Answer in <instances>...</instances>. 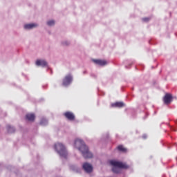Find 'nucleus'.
Masks as SVG:
<instances>
[{"instance_id":"nucleus-1","label":"nucleus","mask_w":177,"mask_h":177,"mask_svg":"<svg viewBox=\"0 0 177 177\" xmlns=\"http://www.w3.org/2000/svg\"><path fill=\"white\" fill-rule=\"evenodd\" d=\"M74 147L81 152L84 159L93 158V153L89 151L88 147L86 145L82 140L76 139L74 142Z\"/></svg>"},{"instance_id":"nucleus-2","label":"nucleus","mask_w":177,"mask_h":177,"mask_svg":"<svg viewBox=\"0 0 177 177\" xmlns=\"http://www.w3.org/2000/svg\"><path fill=\"white\" fill-rule=\"evenodd\" d=\"M109 164L113 167L112 171L114 174H120V169H129V166L122 162L111 160L109 161Z\"/></svg>"},{"instance_id":"nucleus-3","label":"nucleus","mask_w":177,"mask_h":177,"mask_svg":"<svg viewBox=\"0 0 177 177\" xmlns=\"http://www.w3.org/2000/svg\"><path fill=\"white\" fill-rule=\"evenodd\" d=\"M54 149L61 158H67L68 152L66 147L62 143L55 144Z\"/></svg>"},{"instance_id":"nucleus-4","label":"nucleus","mask_w":177,"mask_h":177,"mask_svg":"<svg viewBox=\"0 0 177 177\" xmlns=\"http://www.w3.org/2000/svg\"><path fill=\"white\" fill-rule=\"evenodd\" d=\"M73 81V76L71 74L66 75L62 80V86H69Z\"/></svg>"},{"instance_id":"nucleus-5","label":"nucleus","mask_w":177,"mask_h":177,"mask_svg":"<svg viewBox=\"0 0 177 177\" xmlns=\"http://www.w3.org/2000/svg\"><path fill=\"white\" fill-rule=\"evenodd\" d=\"M82 169L86 174H91L93 171V166L88 162H85L83 164Z\"/></svg>"},{"instance_id":"nucleus-6","label":"nucleus","mask_w":177,"mask_h":177,"mask_svg":"<svg viewBox=\"0 0 177 177\" xmlns=\"http://www.w3.org/2000/svg\"><path fill=\"white\" fill-rule=\"evenodd\" d=\"M64 116L65 117L67 120L70 122H73L75 120V115L73 113L67 111L64 113Z\"/></svg>"},{"instance_id":"nucleus-7","label":"nucleus","mask_w":177,"mask_h":177,"mask_svg":"<svg viewBox=\"0 0 177 177\" xmlns=\"http://www.w3.org/2000/svg\"><path fill=\"white\" fill-rule=\"evenodd\" d=\"M93 63L96 66H100V67H104V66H106L108 64L107 61L103 59H92Z\"/></svg>"},{"instance_id":"nucleus-8","label":"nucleus","mask_w":177,"mask_h":177,"mask_svg":"<svg viewBox=\"0 0 177 177\" xmlns=\"http://www.w3.org/2000/svg\"><path fill=\"white\" fill-rule=\"evenodd\" d=\"M35 64L37 67H48V62L44 59H37L35 62Z\"/></svg>"},{"instance_id":"nucleus-9","label":"nucleus","mask_w":177,"mask_h":177,"mask_svg":"<svg viewBox=\"0 0 177 177\" xmlns=\"http://www.w3.org/2000/svg\"><path fill=\"white\" fill-rule=\"evenodd\" d=\"M173 100V96L170 93H166L164 96L163 101L165 104H170Z\"/></svg>"},{"instance_id":"nucleus-10","label":"nucleus","mask_w":177,"mask_h":177,"mask_svg":"<svg viewBox=\"0 0 177 177\" xmlns=\"http://www.w3.org/2000/svg\"><path fill=\"white\" fill-rule=\"evenodd\" d=\"M69 169L71 171L75 172V173H80L81 172V169L79 168L77 165H71L69 166Z\"/></svg>"},{"instance_id":"nucleus-11","label":"nucleus","mask_w":177,"mask_h":177,"mask_svg":"<svg viewBox=\"0 0 177 177\" xmlns=\"http://www.w3.org/2000/svg\"><path fill=\"white\" fill-rule=\"evenodd\" d=\"M111 107H118L119 109L122 107H125V104L122 102H116L111 104Z\"/></svg>"},{"instance_id":"nucleus-12","label":"nucleus","mask_w":177,"mask_h":177,"mask_svg":"<svg viewBox=\"0 0 177 177\" xmlns=\"http://www.w3.org/2000/svg\"><path fill=\"white\" fill-rule=\"evenodd\" d=\"M26 120L29 122H34L35 120V115L33 113H28L26 115Z\"/></svg>"},{"instance_id":"nucleus-13","label":"nucleus","mask_w":177,"mask_h":177,"mask_svg":"<svg viewBox=\"0 0 177 177\" xmlns=\"http://www.w3.org/2000/svg\"><path fill=\"white\" fill-rule=\"evenodd\" d=\"M37 26H38V24H28L24 25V28L30 30V29L36 28Z\"/></svg>"},{"instance_id":"nucleus-14","label":"nucleus","mask_w":177,"mask_h":177,"mask_svg":"<svg viewBox=\"0 0 177 177\" xmlns=\"http://www.w3.org/2000/svg\"><path fill=\"white\" fill-rule=\"evenodd\" d=\"M48 124V120H46V118H41L40 122H39V125H41L42 127H46Z\"/></svg>"},{"instance_id":"nucleus-15","label":"nucleus","mask_w":177,"mask_h":177,"mask_svg":"<svg viewBox=\"0 0 177 177\" xmlns=\"http://www.w3.org/2000/svg\"><path fill=\"white\" fill-rule=\"evenodd\" d=\"M6 129L8 133H14L16 131L15 128L9 124L6 126Z\"/></svg>"},{"instance_id":"nucleus-16","label":"nucleus","mask_w":177,"mask_h":177,"mask_svg":"<svg viewBox=\"0 0 177 177\" xmlns=\"http://www.w3.org/2000/svg\"><path fill=\"white\" fill-rule=\"evenodd\" d=\"M118 150L119 151L122 152V153H126L127 151V149L126 148H124L122 145H119V146L118 147Z\"/></svg>"},{"instance_id":"nucleus-17","label":"nucleus","mask_w":177,"mask_h":177,"mask_svg":"<svg viewBox=\"0 0 177 177\" xmlns=\"http://www.w3.org/2000/svg\"><path fill=\"white\" fill-rule=\"evenodd\" d=\"M46 24L48 26H55V20H50V21H48L46 22Z\"/></svg>"},{"instance_id":"nucleus-18","label":"nucleus","mask_w":177,"mask_h":177,"mask_svg":"<svg viewBox=\"0 0 177 177\" xmlns=\"http://www.w3.org/2000/svg\"><path fill=\"white\" fill-rule=\"evenodd\" d=\"M71 44V42L68 41H62V45L64 46H68Z\"/></svg>"},{"instance_id":"nucleus-19","label":"nucleus","mask_w":177,"mask_h":177,"mask_svg":"<svg viewBox=\"0 0 177 177\" xmlns=\"http://www.w3.org/2000/svg\"><path fill=\"white\" fill-rule=\"evenodd\" d=\"M151 19V17H145L142 19V21H145V22H149Z\"/></svg>"},{"instance_id":"nucleus-20","label":"nucleus","mask_w":177,"mask_h":177,"mask_svg":"<svg viewBox=\"0 0 177 177\" xmlns=\"http://www.w3.org/2000/svg\"><path fill=\"white\" fill-rule=\"evenodd\" d=\"M170 129L172 131L176 132L177 131V129L173 127H170Z\"/></svg>"},{"instance_id":"nucleus-21","label":"nucleus","mask_w":177,"mask_h":177,"mask_svg":"<svg viewBox=\"0 0 177 177\" xmlns=\"http://www.w3.org/2000/svg\"><path fill=\"white\" fill-rule=\"evenodd\" d=\"M91 77H92V78H97V75L94 73H91Z\"/></svg>"},{"instance_id":"nucleus-22","label":"nucleus","mask_w":177,"mask_h":177,"mask_svg":"<svg viewBox=\"0 0 177 177\" xmlns=\"http://www.w3.org/2000/svg\"><path fill=\"white\" fill-rule=\"evenodd\" d=\"M142 138V139L146 140V139H147V134H143Z\"/></svg>"},{"instance_id":"nucleus-23","label":"nucleus","mask_w":177,"mask_h":177,"mask_svg":"<svg viewBox=\"0 0 177 177\" xmlns=\"http://www.w3.org/2000/svg\"><path fill=\"white\" fill-rule=\"evenodd\" d=\"M47 70L50 71V74H53V70L49 66L47 67Z\"/></svg>"},{"instance_id":"nucleus-24","label":"nucleus","mask_w":177,"mask_h":177,"mask_svg":"<svg viewBox=\"0 0 177 177\" xmlns=\"http://www.w3.org/2000/svg\"><path fill=\"white\" fill-rule=\"evenodd\" d=\"M83 74H87V71H84L83 72Z\"/></svg>"},{"instance_id":"nucleus-25","label":"nucleus","mask_w":177,"mask_h":177,"mask_svg":"<svg viewBox=\"0 0 177 177\" xmlns=\"http://www.w3.org/2000/svg\"><path fill=\"white\" fill-rule=\"evenodd\" d=\"M125 68H128V66H125Z\"/></svg>"},{"instance_id":"nucleus-26","label":"nucleus","mask_w":177,"mask_h":177,"mask_svg":"<svg viewBox=\"0 0 177 177\" xmlns=\"http://www.w3.org/2000/svg\"><path fill=\"white\" fill-rule=\"evenodd\" d=\"M149 44H151V41H149Z\"/></svg>"},{"instance_id":"nucleus-27","label":"nucleus","mask_w":177,"mask_h":177,"mask_svg":"<svg viewBox=\"0 0 177 177\" xmlns=\"http://www.w3.org/2000/svg\"><path fill=\"white\" fill-rule=\"evenodd\" d=\"M57 177H62V176H57Z\"/></svg>"}]
</instances>
